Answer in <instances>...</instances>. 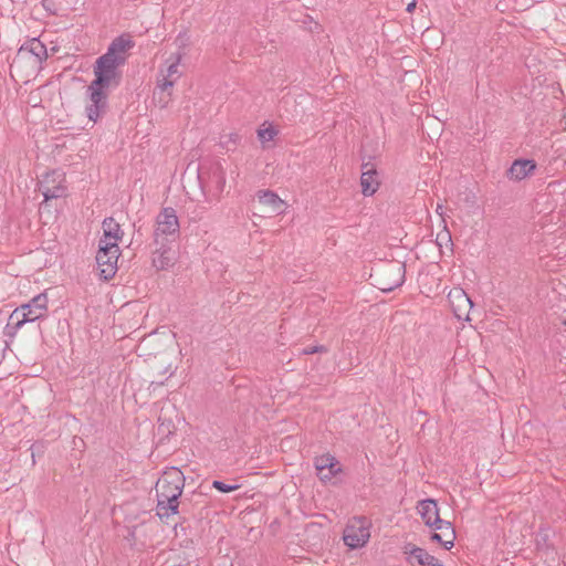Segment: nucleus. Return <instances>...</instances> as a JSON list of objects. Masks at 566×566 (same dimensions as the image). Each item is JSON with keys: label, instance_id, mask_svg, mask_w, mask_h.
Listing matches in <instances>:
<instances>
[{"label": "nucleus", "instance_id": "1", "mask_svg": "<svg viewBox=\"0 0 566 566\" xmlns=\"http://www.w3.org/2000/svg\"><path fill=\"white\" fill-rule=\"evenodd\" d=\"M135 46L129 34L115 38L101 55L93 67L95 78L87 86L90 105L86 106V115L90 120L96 123L107 111L108 91L116 88L122 82L120 67L125 65L128 51Z\"/></svg>", "mask_w": 566, "mask_h": 566}, {"label": "nucleus", "instance_id": "2", "mask_svg": "<svg viewBox=\"0 0 566 566\" xmlns=\"http://www.w3.org/2000/svg\"><path fill=\"white\" fill-rule=\"evenodd\" d=\"M185 486V475L178 468L166 470L156 483V514L164 521L178 513L179 497Z\"/></svg>", "mask_w": 566, "mask_h": 566}, {"label": "nucleus", "instance_id": "3", "mask_svg": "<svg viewBox=\"0 0 566 566\" xmlns=\"http://www.w3.org/2000/svg\"><path fill=\"white\" fill-rule=\"evenodd\" d=\"M48 303L46 293L35 295L28 303L20 305L11 313L10 324L14 329H19L25 323L44 318L48 314Z\"/></svg>", "mask_w": 566, "mask_h": 566}, {"label": "nucleus", "instance_id": "4", "mask_svg": "<svg viewBox=\"0 0 566 566\" xmlns=\"http://www.w3.org/2000/svg\"><path fill=\"white\" fill-rule=\"evenodd\" d=\"M182 55V52H177L170 55V57L167 60V63H169L168 66L165 71H160L163 78L158 80L154 95L155 97L158 95V101L161 104V107H165L169 103L171 98V88L174 87L175 82L181 75L179 72V64L181 62Z\"/></svg>", "mask_w": 566, "mask_h": 566}, {"label": "nucleus", "instance_id": "5", "mask_svg": "<svg viewBox=\"0 0 566 566\" xmlns=\"http://www.w3.org/2000/svg\"><path fill=\"white\" fill-rule=\"evenodd\" d=\"M179 229L176 210L171 207L164 208L156 217L154 244L175 241L179 235Z\"/></svg>", "mask_w": 566, "mask_h": 566}, {"label": "nucleus", "instance_id": "6", "mask_svg": "<svg viewBox=\"0 0 566 566\" xmlns=\"http://www.w3.org/2000/svg\"><path fill=\"white\" fill-rule=\"evenodd\" d=\"M370 523L365 516H356L349 520L343 533L345 545L355 549L365 546L370 537Z\"/></svg>", "mask_w": 566, "mask_h": 566}, {"label": "nucleus", "instance_id": "7", "mask_svg": "<svg viewBox=\"0 0 566 566\" xmlns=\"http://www.w3.org/2000/svg\"><path fill=\"white\" fill-rule=\"evenodd\" d=\"M406 266L401 262H391L376 272L375 279L378 289L390 292L405 282Z\"/></svg>", "mask_w": 566, "mask_h": 566}, {"label": "nucleus", "instance_id": "8", "mask_svg": "<svg viewBox=\"0 0 566 566\" xmlns=\"http://www.w3.org/2000/svg\"><path fill=\"white\" fill-rule=\"evenodd\" d=\"M98 247L96 263L99 270V276L108 281L116 274L119 248L118 244L114 242L98 244Z\"/></svg>", "mask_w": 566, "mask_h": 566}, {"label": "nucleus", "instance_id": "9", "mask_svg": "<svg viewBox=\"0 0 566 566\" xmlns=\"http://www.w3.org/2000/svg\"><path fill=\"white\" fill-rule=\"evenodd\" d=\"M39 190L44 200L57 199L66 196L65 175L60 170H52L42 176L39 181Z\"/></svg>", "mask_w": 566, "mask_h": 566}, {"label": "nucleus", "instance_id": "10", "mask_svg": "<svg viewBox=\"0 0 566 566\" xmlns=\"http://www.w3.org/2000/svg\"><path fill=\"white\" fill-rule=\"evenodd\" d=\"M199 180L202 187H207L210 195L218 199L226 187V171L220 163H214L207 172L203 170L199 172Z\"/></svg>", "mask_w": 566, "mask_h": 566}, {"label": "nucleus", "instance_id": "11", "mask_svg": "<svg viewBox=\"0 0 566 566\" xmlns=\"http://www.w3.org/2000/svg\"><path fill=\"white\" fill-rule=\"evenodd\" d=\"M449 302L452 306L454 316L458 319L470 321L469 314L473 306L471 298L461 289H455L449 293Z\"/></svg>", "mask_w": 566, "mask_h": 566}, {"label": "nucleus", "instance_id": "12", "mask_svg": "<svg viewBox=\"0 0 566 566\" xmlns=\"http://www.w3.org/2000/svg\"><path fill=\"white\" fill-rule=\"evenodd\" d=\"M258 199L261 205L269 209L270 213L283 214L287 208V205L272 190H260L258 192Z\"/></svg>", "mask_w": 566, "mask_h": 566}, {"label": "nucleus", "instance_id": "13", "mask_svg": "<svg viewBox=\"0 0 566 566\" xmlns=\"http://www.w3.org/2000/svg\"><path fill=\"white\" fill-rule=\"evenodd\" d=\"M418 512L424 524L431 528H433L438 523H441L438 504L432 499L420 501L418 504Z\"/></svg>", "mask_w": 566, "mask_h": 566}, {"label": "nucleus", "instance_id": "14", "mask_svg": "<svg viewBox=\"0 0 566 566\" xmlns=\"http://www.w3.org/2000/svg\"><path fill=\"white\" fill-rule=\"evenodd\" d=\"M536 169V164L532 159H516L511 165L506 172L507 178L511 180H523L527 176L532 175Z\"/></svg>", "mask_w": 566, "mask_h": 566}, {"label": "nucleus", "instance_id": "15", "mask_svg": "<svg viewBox=\"0 0 566 566\" xmlns=\"http://www.w3.org/2000/svg\"><path fill=\"white\" fill-rule=\"evenodd\" d=\"M169 242H160L155 244L156 249L153 252V265L157 270H167L174 263V252L168 245Z\"/></svg>", "mask_w": 566, "mask_h": 566}, {"label": "nucleus", "instance_id": "16", "mask_svg": "<svg viewBox=\"0 0 566 566\" xmlns=\"http://www.w3.org/2000/svg\"><path fill=\"white\" fill-rule=\"evenodd\" d=\"M363 169L360 177L361 192L364 196H373L379 187L378 174L369 164H364Z\"/></svg>", "mask_w": 566, "mask_h": 566}, {"label": "nucleus", "instance_id": "17", "mask_svg": "<svg viewBox=\"0 0 566 566\" xmlns=\"http://www.w3.org/2000/svg\"><path fill=\"white\" fill-rule=\"evenodd\" d=\"M103 238L99 240V244L104 243H115L118 244V241L123 237V231L118 222L115 221L114 218L108 217L105 218L103 223Z\"/></svg>", "mask_w": 566, "mask_h": 566}, {"label": "nucleus", "instance_id": "18", "mask_svg": "<svg viewBox=\"0 0 566 566\" xmlns=\"http://www.w3.org/2000/svg\"><path fill=\"white\" fill-rule=\"evenodd\" d=\"M413 552L410 557H406V560L411 566H442L439 559L430 555L426 549L419 547L418 549H413Z\"/></svg>", "mask_w": 566, "mask_h": 566}, {"label": "nucleus", "instance_id": "19", "mask_svg": "<svg viewBox=\"0 0 566 566\" xmlns=\"http://www.w3.org/2000/svg\"><path fill=\"white\" fill-rule=\"evenodd\" d=\"M28 51L32 55H34L38 60V62H41L48 57V52L45 45L39 40V39H31L30 41L25 42L21 49L20 52Z\"/></svg>", "mask_w": 566, "mask_h": 566}, {"label": "nucleus", "instance_id": "20", "mask_svg": "<svg viewBox=\"0 0 566 566\" xmlns=\"http://www.w3.org/2000/svg\"><path fill=\"white\" fill-rule=\"evenodd\" d=\"M433 530L440 531L439 534H442V537L446 539L443 543V547L446 549H451L454 545L455 539V531L450 522L441 520V523H438Z\"/></svg>", "mask_w": 566, "mask_h": 566}, {"label": "nucleus", "instance_id": "21", "mask_svg": "<svg viewBox=\"0 0 566 566\" xmlns=\"http://www.w3.org/2000/svg\"><path fill=\"white\" fill-rule=\"evenodd\" d=\"M316 472L323 473L322 469L326 468L328 469L329 465H337V460L335 457L331 454H324L321 457H317L314 462Z\"/></svg>", "mask_w": 566, "mask_h": 566}, {"label": "nucleus", "instance_id": "22", "mask_svg": "<svg viewBox=\"0 0 566 566\" xmlns=\"http://www.w3.org/2000/svg\"><path fill=\"white\" fill-rule=\"evenodd\" d=\"M323 473L316 472L322 482H329L334 476L342 472V467L337 461V465H329L328 469H322Z\"/></svg>", "mask_w": 566, "mask_h": 566}, {"label": "nucleus", "instance_id": "23", "mask_svg": "<svg viewBox=\"0 0 566 566\" xmlns=\"http://www.w3.org/2000/svg\"><path fill=\"white\" fill-rule=\"evenodd\" d=\"M212 488H214L216 490H218L221 493H229V492L238 490L240 488V485H238V484H227V483H224L222 481L214 480L212 482Z\"/></svg>", "mask_w": 566, "mask_h": 566}, {"label": "nucleus", "instance_id": "24", "mask_svg": "<svg viewBox=\"0 0 566 566\" xmlns=\"http://www.w3.org/2000/svg\"><path fill=\"white\" fill-rule=\"evenodd\" d=\"M277 132L273 127H268L258 130V136L261 143L270 142L276 136Z\"/></svg>", "mask_w": 566, "mask_h": 566}, {"label": "nucleus", "instance_id": "25", "mask_svg": "<svg viewBox=\"0 0 566 566\" xmlns=\"http://www.w3.org/2000/svg\"><path fill=\"white\" fill-rule=\"evenodd\" d=\"M327 348L323 345L306 347L303 349L304 355H312L316 353H326Z\"/></svg>", "mask_w": 566, "mask_h": 566}, {"label": "nucleus", "instance_id": "26", "mask_svg": "<svg viewBox=\"0 0 566 566\" xmlns=\"http://www.w3.org/2000/svg\"><path fill=\"white\" fill-rule=\"evenodd\" d=\"M418 548L419 547L412 543H405L402 546V553L406 555V557H410L415 553L413 549Z\"/></svg>", "mask_w": 566, "mask_h": 566}, {"label": "nucleus", "instance_id": "27", "mask_svg": "<svg viewBox=\"0 0 566 566\" xmlns=\"http://www.w3.org/2000/svg\"><path fill=\"white\" fill-rule=\"evenodd\" d=\"M430 538H431V541H432V542H438V543H440L442 546H443V543H444V541H446V539L442 537V534H439V533H437V532L432 533V535H431V537H430Z\"/></svg>", "mask_w": 566, "mask_h": 566}, {"label": "nucleus", "instance_id": "28", "mask_svg": "<svg viewBox=\"0 0 566 566\" xmlns=\"http://www.w3.org/2000/svg\"><path fill=\"white\" fill-rule=\"evenodd\" d=\"M438 239L446 240L448 242L451 241V234L448 230H446L443 233L438 234Z\"/></svg>", "mask_w": 566, "mask_h": 566}, {"label": "nucleus", "instance_id": "29", "mask_svg": "<svg viewBox=\"0 0 566 566\" xmlns=\"http://www.w3.org/2000/svg\"><path fill=\"white\" fill-rule=\"evenodd\" d=\"M436 210H437V212L441 216L442 221L446 223V220H444V218H443V205H440V203H439V205L437 206V209H436Z\"/></svg>", "mask_w": 566, "mask_h": 566}, {"label": "nucleus", "instance_id": "30", "mask_svg": "<svg viewBox=\"0 0 566 566\" xmlns=\"http://www.w3.org/2000/svg\"><path fill=\"white\" fill-rule=\"evenodd\" d=\"M416 8V0H412L408 6H407V11L408 12H412Z\"/></svg>", "mask_w": 566, "mask_h": 566}, {"label": "nucleus", "instance_id": "31", "mask_svg": "<svg viewBox=\"0 0 566 566\" xmlns=\"http://www.w3.org/2000/svg\"><path fill=\"white\" fill-rule=\"evenodd\" d=\"M563 324L566 325V321H564Z\"/></svg>", "mask_w": 566, "mask_h": 566}]
</instances>
